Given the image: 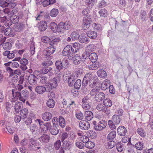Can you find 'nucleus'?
<instances>
[{
  "label": "nucleus",
  "instance_id": "f257e3e1",
  "mask_svg": "<svg viewBox=\"0 0 153 153\" xmlns=\"http://www.w3.org/2000/svg\"><path fill=\"white\" fill-rule=\"evenodd\" d=\"M92 22V17L91 15H86L82 19V27L83 29L87 30L90 26Z\"/></svg>",
  "mask_w": 153,
  "mask_h": 153
},
{
  "label": "nucleus",
  "instance_id": "f03ea898",
  "mask_svg": "<svg viewBox=\"0 0 153 153\" xmlns=\"http://www.w3.org/2000/svg\"><path fill=\"white\" fill-rule=\"evenodd\" d=\"M74 49H73L70 45L66 46L62 51V54L65 56H68L69 59L72 58V55L74 53Z\"/></svg>",
  "mask_w": 153,
  "mask_h": 153
},
{
  "label": "nucleus",
  "instance_id": "7ed1b4c3",
  "mask_svg": "<svg viewBox=\"0 0 153 153\" xmlns=\"http://www.w3.org/2000/svg\"><path fill=\"white\" fill-rule=\"evenodd\" d=\"M16 96L18 97L19 100L22 101L24 103L26 99L28 97V93L26 90H23L21 92L16 91Z\"/></svg>",
  "mask_w": 153,
  "mask_h": 153
},
{
  "label": "nucleus",
  "instance_id": "20e7f679",
  "mask_svg": "<svg viewBox=\"0 0 153 153\" xmlns=\"http://www.w3.org/2000/svg\"><path fill=\"white\" fill-rule=\"evenodd\" d=\"M36 140L32 138L29 139L28 148L29 149L32 151H37L39 149H41L40 147H37Z\"/></svg>",
  "mask_w": 153,
  "mask_h": 153
},
{
  "label": "nucleus",
  "instance_id": "39448f33",
  "mask_svg": "<svg viewBox=\"0 0 153 153\" xmlns=\"http://www.w3.org/2000/svg\"><path fill=\"white\" fill-rule=\"evenodd\" d=\"M56 50L55 46H50L47 48L43 52L44 55L48 57L54 53Z\"/></svg>",
  "mask_w": 153,
  "mask_h": 153
},
{
  "label": "nucleus",
  "instance_id": "423d86ee",
  "mask_svg": "<svg viewBox=\"0 0 153 153\" xmlns=\"http://www.w3.org/2000/svg\"><path fill=\"white\" fill-rule=\"evenodd\" d=\"M107 125V122L105 120H102L99 121L94 126L95 129L97 131H101L104 129Z\"/></svg>",
  "mask_w": 153,
  "mask_h": 153
},
{
  "label": "nucleus",
  "instance_id": "0eeeda50",
  "mask_svg": "<svg viewBox=\"0 0 153 153\" xmlns=\"http://www.w3.org/2000/svg\"><path fill=\"white\" fill-rule=\"evenodd\" d=\"M40 72L43 74L48 73L49 76H52L53 74L52 69L49 66L43 67L41 70Z\"/></svg>",
  "mask_w": 153,
  "mask_h": 153
},
{
  "label": "nucleus",
  "instance_id": "6e6552de",
  "mask_svg": "<svg viewBox=\"0 0 153 153\" xmlns=\"http://www.w3.org/2000/svg\"><path fill=\"white\" fill-rule=\"evenodd\" d=\"M80 128L82 130H88L90 127L89 123L86 120H82L79 123Z\"/></svg>",
  "mask_w": 153,
  "mask_h": 153
},
{
  "label": "nucleus",
  "instance_id": "1a4fd4ad",
  "mask_svg": "<svg viewBox=\"0 0 153 153\" xmlns=\"http://www.w3.org/2000/svg\"><path fill=\"white\" fill-rule=\"evenodd\" d=\"M50 29L53 32L56 33L57 32H61V27L54 22H52L51 23L50 26Z\"/></svg>",
  "mask_w": 153,
  "mask_h": 153
},
{
  "label": "nucleus",
  "instance_id": "9d476101",
  "mask_svg": "<svg viewBox=\"0 0 153 153\" xmlns=\"http://www.w3.org/2000/svg\"><path fill=\"white\" fill-rule=\"evenodd\" d=\"M59 25L61 27V32L63 29L68 30L71 27V23L68 21L65 22H61L59 24Z\"/></svg>",
  "mask_w": 153,
  "mask_h": 153
},
{
  "label": "nucleus",
  "instance_id": "9b49d317",
  "mask_svg": "<svg viewBox=\"0 0 153 153\" xmlns=\"http://www.w3.org/2000/svg\"><path fill=\"white\" fill-rule=\"evenodd\" d=\"M117 132L118 135L124 136L127 133V129L123 126H120L117 129Z\"/></svg>",
  "mask_w": 153,
  "mask_h": 153
},
{
  "label": "nucleus",
  "instance_id": "f8f14e48",
  "mask_svg": "<svg viewBox=\"0 0 153 153\" xmlns=\"http://www.w3.org/2000/svg\"><path fill=\"white\" fill-rule=\"evenodd\" d=\"M37 78L33 74H30L27 78V80L29 83L32 85H34L37 84L36 79Z\"/></svg>",
  "mask_w": 153,
  "mask_h": 153
},
{
  "label": "nucleus",
  "instance_id": "ddd939ff",
  "mask_svg": "<svg viewBox=\"0 0 153 153\" xmlns=\"http://www.w3.org/2000/svg\"><path fill=\"white\" fill-rule=\"evenodd\" d=\"M79 40L80 43L85 44L88 43L90 41V39L88 37H87L86 35L84 34L79 36Z\"/></svg>",
  "mask_w": 153,
  "mask_h": 153
},
{
  "label": "nucleus",
  "instance_id": "4468645a",
  "mask_svg": "<svg viewBox=\"0 0 153 153\" xmlns=\"http://www.w3.org/2000/svg\"><path fill=\"white\" fill-rule=\"evenodd\" d=\"M47 24L46 22L42 21L39 23L38 28L41 31H43L47 29Z\"/></svg>",
  "mask_w": 153,
  "mask_h": 153
},
{
  "label": "nucleus",
  "instance_id": "2eb2a0df",
  "mask_svg": "<svg viewBox=\"0 0 153 153\" xmlns=\"http://www.w3.org/2000/svg\"><path fill=\"white\" fill-rule=\"evenodd\" d=\"M82 72V70H78L72 73V75H70V76L74 79L75 80L81 76Z\"/></svg>",
  "mask_w": 153,
  "mask_h": 153
},
{
  "label": "nucleus",
  "instance_id": "dca6fc26",
  "mask_svg": "<svg viewBox=\"0 0 153 153\" xmlns=\"http://www.w3.org/2000/svg\"><path fill=\"white\" fill-rule=\"evenodd\" d=\"M46 91V88L43 86H37L35 88V91L39 94H43Z\"/></svg>",
  "mask_w": 153,
  "mask_h": 153
},
{
  "label": "nucleus",
  "instance_id": "f3484780",
  "mask_svg": "<svg viewBox=\"0 0 153 153\" xmlns=\"http://www.w3.org/2000/svg\"><path fill=\"white\" fill-rule=\"evenodd\" d=\"M105 94L102 92H99L95 96V100L98 102L102 101L105 98Z\"/></svg>",
  "mask_w": 153,
  "mask_h": 153
},
{
  "label": "nucleus",
  "instance_id": "a211bd4d",
  "mask_svg": "<svg viewBox=\"0 0 153 153\" xmlns=\"http://www.w3.org/2000/svg\"><path fill=\"white\" fill-rule=\"evenodd\" d=\"M110 81L108 79H105L101 84V88L102 90H105L107 89L110 84Z\"/></svg>",
  "mask_w": 153,
  "mask_h": 153
},
{
  "label": "nucleus",
  "instance_id": "6ab92c4d",
  "mask_svg": "<svg viewBox=\"0 0 153 153\" xmlns=\"http://www.w3.org/2000/svg\"><path fill=\"white\" fill-rule=\"evenodd\" d=\"M22 102L19 101L15 102L14 106L15 111L16 113H19L22 108Z\"/></svg>",
  "mask_w": 153,
  "mask_h": 153
},
{
  "label": "nucleus",
  "instance_id": "aec40b11",
  "mask_svg": "<svg viewBox=\"0 0 153 153\" xmlns=\"http://www.w3.org/2000/svg\"><path fill=\"white\" fill-rule=\"evenodd\" d=\"M50 138V136L48 135L44 134L39 138V140L42 143H46L49 142Z\"/></svg>",
  "mask_w": 153,
  "mask_h": 153
},
{
  "label": "nucleus",
  "instance_id": "412c9836",
  "mask_svg": "<svg viewBox=\"0 0 153 153\" xmlns=\"http://www.w3.org/2000/svg\"><path fill=\"white\" fill-rule=\"evenodd\" d=\"M62 142V147L61 148H62L65 150H69L70 149V147L72 145V143L70 141L66 140Z\"/></svg>",
  "mask_w": 153,
  "mask_h": 153
},
{
  "label": "nucleus",
  "instance_id": "4be33fe9",
  "mask_svg": "<svg viewBox=\"0 0 153 153\" xmlns=\"http://www.w3.org/2000/svg\"><path fill=\"white\" fill-rule=\"evenodd\" d=\"M85 119L87 121H90L93 118V115L92 112L89 111H87L85 113Z\"/></svg>",
  "mask_w": 153,
  "mask_h": 153
},
{
  "label": "nucleus",
  "instance_id": "5701e85b",
  "mask_svg": "<svg viewBox=\"0 0 153 153\" xmlns=\"http://www.w3.org/2000/svg\"><path fill=\"white\" fill-rule=\"evenodd\" d=\"M86 34L88 37L92 39H95L97 36V33L94 31L89 30L86 32Z\"/></svg>",
  "mask_w": 153,
  "mask_h": 153
},
{
  "label": "nucleus",
  "instance_id": "b1692460",
  "mask_svg": "<svg viewBox=\"0 0 153 153\" xmlns=\"http://www.w3.org/2000/svg\"><path fill=\"white\" fill-rule=\"evenodd\" d=\"M82 58L78 54H76L73 58V62L74 64L76 65L79 64L82 62Z\"/></svg>",
  "mask_w": 153,
  "mask_h": 153
},
{
  "label": "nucleus",
  "instance_id": "393cba45",
  "mask_svg": "<svg viewBox=\"0 0 153 153\" xmlns=\"http://www.w3.org/2000/svg\"><path fill=\"white\" fill-rule=\"evenodd\" d=\"M4 33L5 35L10 37H13L15 35V34L13 32L12 29L10 27L5 28Z\"/></svg>",
  "mask_w": 153,
  "mask_h": 153
},
{
  "label": "nucleus",
  "instance_id": "a878e982",
  "mask_svg": "<svg viewBox=\"0 0 153 153\" xmlns=\"http://www.w3.org/2000/svg\"><path fill=\"white\" fill-rule=\"evenodd\" d=\"M52 115L49 112H46L44 113L42 115V119L45 121H48L52 117Z\"/></svg>",
  "mask_w": 153,
  "mask_h": 153
},
{
  "label": "nucleus",
  "instance_id": "bb28decb",
  "mask_svg": "<svg viewBox=\"0 0 153 153\" xmlns=\"http://www.w3.org/2000/svg\"><path fill=\"white\" fill-rule=\"evenodd\" d=\"M111 121L114 122L116 125H118L121 121V119L118 115L117 114H114L112 117Z\"/></svg>",
  "mask_w": 153,
  "mask_h": 153
},
{
  "label": "nucleus",
  "instance_id": "cd10ccee",
  "mask_svg": "<svg viewBox=\"0 0 153 153\" xmlns=\"http://www.w3.org/2000/svg\"><path fill=\"white\" fill-rule=\"evenodd\" d=\"M97 74L99 77L102 78H105L107 76L106 72L103 69L99 70L97 71Z\"/></svg>",
  "mask_w": 153,
  "mask_h": 153
},
{
  "label": "nucleus",
  "instance_id": "c85d7f7f",
  "mask_svg": "<svg viewBox=\"0 0 153 153\" xmlns=\"http://www.w3.org/2000/svg\"><path fill=\"white\" fill-rule=\"evenodd\" d=\"M98 82L97 77V76H94L91 80L89 81V85L91 88L94 87Z\"/></svg>",
  "mask_w": 153,
  "mask_h": 153
},
{
  "label": "nucleus",
  "instance_id": "c756f323",
  "mask_svg": "<svg viewBox=\"0 0 153 153\" xmlns=\"http://www.w3.org/2000/svg\"><path fill=\"white\" fill-rule=\"evenodd\" d=\"M88 57L92 63H95L98 59L97 54L95 53H92L90 54Z\"/></svg>",
  "mask_w": 153,
  "mask_h": 153
},
{
  "label": "nucleus",
  "instance_id": "7c9ffc66",
  "mask_svg": "<svg viewBox=\"0 0 153 153\" xmlns=\"http://www.w3.org/2000/svg\"><path fill=\"white\" fill-rule=\"evenodd\" d=\"M82 62H83V64L85 65L88 68V66L90 65L91 62L88 57H85L84 55H82Z\"/></svg>",
  "mask_w": 153,
  "mask_h": 153
},
{
  "label": "nucleus",
  "instance_id": "2f4dec72",
  "mask_svg": "<svg viewBox=\"0 0 153 153\" xmlns=\"http://www.w3.org/2000/svg\"><path fill=\"white\" fill-rule=\"evenodd\" d=\"M116 132L114 131L110 132L108 135L107 139L108 140H113L116 137Z\"/></svg>",
  "mask_w": 153,
  "mask_h": 153
},
{
  "label": "nucleus",
  "instance_id": "473e14b6",
  "mask_svg": "<svg viewBox=\"0 0 153 153\" xmlns=\"http://www.w3.org/2000/svg\"><path fill=\"white\" fill-rule=\"evenodd\" d=\"M20 63L23 66L22 69L23 70H25L27 68L26 65L28 64V61L27 59L25 58L22 59L20 60Z\"/></svg>",
  "mask_w": 153,
  "mask_h": 153
},
{
  "label": "nucleus",
  "instance_id": "72a5a7b5",
  "mask_svg": "<svg viewBox=\"0 0 153 153\" xmlns=\"http://www.w3.org/2000/svg\"><path fill=\"white\" fill-rule=\"evenodd\" d=\"M20 116L22 119L25 118L27 116L28 113L27 109L25 108L20 110Z\"/></svg>",
  "mask_w": 153,
  "mask_h": 153
},
{
  "label": "nucleus",
  "instance_id": "f704fd0d",
  "mask_svg": "<svg viewBox=\"0 0 153 153\" xmlns=\"http://www.w3.org/2000/svg\"><path fill=\"white\" fill-rule=\"evenodd\" d=\"M100 64L99 63H92L90 65L88 66V68L90 70H96L100 67Z\"/></svg>",
  "mask_w": 153,
  "mask_h": 153
},
{
  "label": "nucleus",
  "instance_id": "c9c22d12",
  "mask_svg": "<svg viewBox=\"0 0 153 153\" xmlns=\"http://www.w3.org/2000/svg\"><path fill=\"white\" fill-rule=\"evenodd\" d=\"M62 128H64L65 126V119L62 116L59 117V124H58Z\"/></svg>",
  "mask_w": 153,
  "mask_h": 153
},
{
  "label": "nucleus",
  "instance_id": "e433bc0d",
  "mask_svg": "<svg viewBox=\"0 0 153 153\" xmlns=\"http://www.w3.org/2000/svg\"><path fill=\"white\" fill-rule=\"evenodd\" d=\"M72 40H75L79 39V35L78 32L76 31L72 32L70 35Z\"/></svg>",
  "mask_w": 153,
  "mask_h": 153
},
{
  "label": "nucleus",
  "instance_id": "4c0bfd02",
  "mask_svg": "<svg viewBox=\"0 0 153 153\" xmlns=\"http://www.w3.org/2000/svg\"><path fill=\"white\" fill-rule=\"evenodd\" d=\"M50 131L52 135H54L57 134L59 132V130L55 126H53L51 128Z\"/></svg>",
  "mask_w": 153,
  "mask_h": 153
},
{
  "label": "nucleus",
  "instance_id": "58836bf2",
  "mask_svg": "<svg viewBox=\"0 0 153 153\" xmlns=\"http://www.w3.org/2000/svg\"><path fill=\"white\" fill-rule=\"evenodd\" d=\"M95 0H85V2L89 9L92 8L95 3Z\"/></svg>",
  "mask_w": 153,
  "mask_h": 153
},
{
  "label": "nucleus",
  "instance_id": "ea45409f",
  "mask_svg": "<svg viewBox=\"0 0 153 153\" xmlns=\"http://www.w3.org/2000/svg\"><path fill=\"white\" fill-rule=\"evenodd\" d=\"M29 128L30 131L33 134H36L37 128L36 125L32 124L30 126Z\"/></svg>",
  "mask_w": 153,
  "mask_h": 153
},
{
  "label": "nucleus",
  "instance_id": "a19ab883",
  "mask_svg": "<svg viewBox=\"0 0 153 153\" xmlns=\"http://www.w3.org/2000/svg\"><path fill=\"white\" fill-rule=\"evenodd\" d=\"M135 147L138 150H142L143 148V143L142 142H138L135 145Z\"/></svg>",
  "mask_w": 153,
  "mask_h": 153
},
{
  "label": "nucleus",
  "instance_id": "79ce46f5",
  "mask_svg": "<svg viewBox=\"0 0 153 153\" xmlns=\"http://www.w3.org/2000/svg\"><path fill=\"white\" fill-rule=\"evenodd\" d=\"M47 105L49 107L53 108L55 105V101L52 99L48 100L46 103Z\"/></svg>",
  "mask_w": 153,
  "mask_h": 153
},
{
  "label": "nucleus",
  "instance_id": "37998d69",
  "mask_svg": "<svg viewBox=\"0 0 153 153\" xmlns=\"http://www.w3.org/2000/svg\"><path fill=\"white\" fill-rule=\"evenodd\" d=\"M103 103L105 106L107 107H110L112 105L111 101L108 98H106L103 101Z\"/></svg>",
  "mask_w": 153,
  "mask_h": 153
},
{
  "label": "nucleus",
  "instance_id": "c03bdc74",
  "mask_svg": "<svg viewBox=\"0 0 153 153\" xmlns=\"http://www.w3.org/2000/svg\"><path fill=\"white\" fill-rule=\"evenodd\" d=\"M66 79L68 80V85L70 87L73 86L74 84V82L76 80L70 76H68Z\"/></svg>",
  "mask_w": 153,
  "mask_h": 153
},
{
  "label": "nucleus",
  "instance_id": "a18cd8bd",
  "mask_svg": "<svg viewBox=\"0 0 153 153\" xmlns=\"http://www.w3.org/2000/svg\"><path fill=\"white\" fill-rule=\"evenodd\" d=\"M55 65L56 68L59 71L62 68H63V65L61 61H57L55 62Z\"/></svg>",
  "mask_w": 153,
  "mask_h": 153
},
{
  "label": "nucleus",
  "instance_id": "49530a36",
  "mask_svg": "<svg viewBox=\"0 0 153 153\" xmlns=\"http://www.w3.org/2000/svg\"><path fill=\"white\" fill-rule=\"evenodd\" d=\"M100 16L102 17H106L108 15L107 11L105 9H102L99 12Z\"/></svg>",
  "mask_w": 153,
  "mask_h": 153
},
{
  "label": "nucleus",
  "instance_id": "de8ad7c7",
  "mask_svg": "<svg viewBox=\"0 0 153 153\" xmlns=\"http://www.w3.org/2000/svg\"><path fill=\"white\" fill-rule=\"evenodd\" d=\"M3 43V48L5 50H9L11 48L12 45L10 43L6 42L5 43H4V42Z\"/></svg>",
  "mask_w": 153,
  "mask_h": 153
},
{
  "label": "nucleus",
  "instance_id": "09e8293b",
  "mask_svg": "<svg viewBox=\"0 0 153 153\" xmlns=\"http://www.w3.org/2000/svg\"><path fill=\"white\" fill-rule=\"evenodd\" d=\"M59 13V10L58 9L53 8L52 9L50 13V15L52 17L56 16Z\"/></svg>",
  "mask_w": 153,
  "mask_h": 153
},
{
  "label": "nucleus",
  "instance_id": "8fccbe9b",
  "mask_svg": "<svg viewBox=\"0 0 153 153\" xmlns=\"http://www.w3.org/2000/svg\"><path fill=\"white\" fill-rule=\"evenodd\" d=\"M81 85V81L80 79H77L74 84L73 86L74 88L76 89H79Z\"/></svg>",
  "mask_w": 153,
  "mask_h": 153
},
{
  "label": "nucleus",
  "instance_id": "3c124183",
  "mask_svg": "<svg viewBox=\"0 0 153 153\" xmlns=\"http://www.w3.org/2000/svg\"><path fill=\"white\" fill-rule=\"evenodd\" d=\"M96 133L92 130L88 131L87 132V135L91 139L95 138L96 137Z\"/></svg>",
  "mask_w": 153,
  "mask_h": 153
},
{
  "label": "nucleus",
  "instance_id": "603ef678",
  "mask_svg": "<svg viewBox=\"0 0 153 153\" xmlns=\"http://www.w3.org/2000/svg\"><path fill=\"white\" fill-rule=\"evenodd\" d=\"M81 45L78 42L74 43L73 45V47L75 49L74 50V53L77 52L80 49L81 47Z\"/></svg>",
  "mask_w": 153,
  "mask_h": 153
},
{
  "label": "nucleus",
  "instance_id": "864d4df0",
  "mask_svg": "<svg viewBox=\"0 0 153 153\" xmlns=\"http://www.w3.org/2000/svg\"><path fill=\"white\" fill-rule=\"evenodd\" d=\"M116 148L117 151L121 152L123 149V145L120 142H118L116 144Z\"/></svg>",
  "mask_w": 153,
  "mask_h": 153
},
{
  "label": "nucleus",
  "instance_id": "5fc2aeb1",
  "mask_svg": "<svg viewBox=\"0 0 153 153\" xmlns=\"http://www.w3.org/2000/svg\"><path fill=\"white\" fill-rule=\"evenodd\" d=\"M51 82L50 83L52 85L53 88H55L57 86V80L56 78L54 77L50 80Z\"/></svg>",
  "mask_w": 153,
  "mask_h": 153
},
{
  "label": "nucleus",
  "instance_id": "6e6d98bb",
  "mask_svg": "<svg viewBox=\"0 0 153 153\" xmlns=\"http://www.w3.org/2000/svg\"><path fill=\"white\" fill-rule=\"evenodd\" d=\"M137 133L141 137H144L146 135V133L143 129L141 128H139L137 130Z\"/></svg>",
  "mask_w": 153,
  "mask_h": 153
},
{
  "label": "nucleus",
  "instance_id": "4d7b16f0",
  "mask_svg": "<svg viewBox=\"0 0 153 153\" xmlns=\"http://www.w3.org/2000/svg\"><path fill=\"white\" fill-rule=\"evenodd\" d=\"M63 65V68L66 69L68 67L69 62L68 60V58L67 57L64 58L62 62Z\"/></svg>",
  "mask_w": 153,
  "mask_h": 153
},
{
  "label": "nucleus",
  "instance_id": "13d9d810",
  "mask_svg": "<svg viewBox=\"0 0 153 153\" xmlns=\"http://www.w3.org/2000/svg\"><path fill=\"white\" fill-rule=\"evenodd\" d=\"M127 145L128 146V152H134V147L135 146L134 145H132L131 142L128 143Z\"/></svg>",
  "mask_w": 153,
  "mask_h": 153
},
{
  "label": "nucleus",
  "instance_id": "bf43d9fd",
  "mask_svg": "<svg viewBox=\"0 0 153 153\" xmlns=\"http://www.w3.org/2000/svg\"><path fill=\"white\" fill-rule=\"evenodd\" d=\"M61 144L60 140H57L54 144V148L55 150H58L61 146Z\"/></svg>",
  "mask_w": 153,
  "mask_h": 153
},
{
  "label": "nucleus",
  "instance_id": "052dcab7",
  "mask_svg": "<svg viewBox=\"0 0 153 153\" xmlns=\"http://www.w3.org/2000/svg\"><path fill=\"white\" fill-rule=\"evenodd\" d=\"M94 46L93 44H90L86 47V52L87 53H89V51H92L94 48Z\"/></svg>",
  "mask_w": 153,
  "mask_h": 153
},
{
  "label": "nucleus",
  "instance_id": "680f3d73",
  "mask_svg": "<svg viewBox=\"0 0 153 153\" xmlns=\"http://www.w3.org/2000/svg\"><path fill=\"white\" fill-rule=\"evenodd\" d=\"M23 28V25L21 23L17 24L16 25L15 30L17 32L20 31Z\"/></svg>",
  "mask_w": 153,
  "mask_h": 153
},
{
  "label": "nucleus",
  "instance_id": "e2e57ef3",
  "mask_svg": "<svg viewBox=\"0 0 153 153\" xmlns=\"http://www.w3.org/2000/svg\"><path fill=\"white\" fill-rule=\"evenodd\" d=\"M94 146V143L91 141H88L85 144V146L86 148L90 149L93 148Z\"/></svg>",
  "mask_w": 153,
  "mask_h": 153
},
{
  "label": "nucleus",
  "instance_id": "0e129e2a",
  "mask_svg": "<svg viewBox=\"0 0 153 153\" xmlns=\"http://www.w3.org/2000/svg\"><path fill=\"white\" fill-rule=\"evenodd\" d=\"M92 27L94 29L96 30L100 31L102 29V27L100 25L96 23H94Z\"/></svg>",
  "mask_w": 153,
  "mask_h": 153
},
{
  "label": "nucleus",
  "instance_id": "69168bd1",
  "mask_svg": "<svg viewBox=\"0 0 153 153\" xmlns=\"http://www.w3.org/2000/svg\"><path fill=\"white\" fill-rule=\"evenodd\" d=\"M109 141L107 143L108 148V149H111L112 148L116 146V143L113 140H108Z\"/></svg>",
  "mask_w": 153,
  "mask_h": 153
},
{
  "label": "nucleus",
  "instance_id": "338daca9",
  "mask_svg": "<svg viewBox=\"0 0 153 153\" xmlns=\"http://www.w3.org/2000/svg\"><path fill=\"white\" fill-rule=\"evenodd\" d=\"M75 116L76 118L79 120H82L84 117L83 114L81 111L76 112Z\"/></svg>",
  "mask_w": 153,
  "mask_h": 153
},
{
  "label": "nucleus",
  "instance_id": "774afa93",
  "mask_svg": "<svg viewBox=\"0 0 153 153\" xmlns=\"http://www.w3.org/2000/svg\"><path fill=\"white\" fill-rule=\"evenodd\" d=\"M99 91V90L96 88L92 89L90 93V94L91 96H94L96 95L97 94Z\"/></svg>",
  "mask_w": 153,
  "mask_h": 153
}]
</instances>
